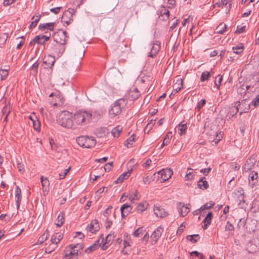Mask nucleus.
<instances>
[{
    "label": "nucleus",
    "instance_id": "f257e3e1",
    "mask_svg": "<svg viewBox=\"0 0 259 259\" xmlns=\"http://www.w3.org/2000/svg\"><path fill=\"white\" fill-rule=\"evenodd\" d=\"M93 115L90 110H79L73 115L75 126H83L89 124L93 119Z\"/></svg>",
    "mask_w": 259,
    "mask_h": 259
},
{
    "label": "nucleus",
    "instance_id": "f03ea898",
    "mask_svg": "<svg viewBox=\"0 0 259 259\" xmlns=\"http://www.w3.org/2000/svg\"><path fill=\"white\" fill-rule=\"evenodd\" d=\"M57 122L58 124L63 127L72 130L76 129L73 115L69 111H64L60 113L57 116Z\"/></svg>",
    "mask_w": 259,
    "mask_h": 259
},
{
    "label": "nucleus",
    "instance_id": "7ed1b4c3",
    "mask_svg": "<svg viewBox=\"0 0 259 259\" xmlns=\"http://www.w3.org/2000/svg\"><path fill=\"white\" fill-rule=\"evenodd\" d=\"M127 103V100L124 99H119L116 100L111 106V108L109 110V114L111 117H115L120 114L121 112L122 108H124Z\"/></svg>",
    "mask_w": 259,
    "mask_h": 259
},
{
    "label": "nucleus",
    "instance_id": "20e7f679",
    "mask_svg": "<svg viewBox=\"0 0 259 259\" xmlns=\"http://www.w3.org/2000/svg\"><path fill=\"white\" fill-rule=\"evenodd\" d=\"M76 142L83 148H91L95 146L96 143L95 139L93 137L80 136L77 138Z\"/></svg>",
    "mask_w": 259,
    "mask_h": 259
},
{
    "label": "nucleus",
    "instance_id": "39448f33",
    "mask_svg": "<svg viewBox=\"0 0 259 259\" xmlns=\"http://www.w3.org/2000/svg\"><path fill=\"white\" fill-rule=\"evenodd\" d=\"M67 32L62 29L58 30L53 34L54 41L61 45H65L67 42Z\"/></svg>",
    "mask_w": 259,
    "mask_h": 259
},
{
    "label": "nucleus",
    "instance_id": "423d86ee",
    "mask_svg": "<svg viewBox=\"0 0 259 259\" xmlns=\"http://www.w3.org/2000/svg\"><path fill=\"white\" fill-rule=\"evenodd\" d=\"M75 10L73 9H69L65 11L62 16L61 22L66 24L67 25L70 24L73 21V16L75 13Z\"/></svg>",
    "mask_w": 259,
    "mask_h": 259
},
{
    "label": "nucleus",
    "instance_id": "0eeeda50",
    "mask_svg": "<svg viewBox=\"0 0 259 259\" xmlns=\"http://www.w3.org/2000/svg\"><path fill=\"white\" fill-rule=\"evenodd\" d=\"M51 37V34L49 35H36L34 38L29 42V46H34L35 44L38 45H44L47 41H48Z\"/></svg>",
    "mask_w": 259,
    "mask_h": 259
},
{
    "label": "nucleus",
    "instance_id": "6e6552de",
    "mask_svg": "<svg viewBox=\"0 0 259 259\" xmlns=\"http://www.w3.org/2000/svg\"><path fill=\"white\" fill-rule=\"evenodd\" d=\"M78 246H79L78 247L79 249H81L82 248V245L80 244H77L75 245L70 244L69 245V247L70 248V249L65 250V256L66 257H68L69 255H71V256H77L78 250H75V248L78 247Z\"/></svg>",
    "mask_w": 259,
    "mask_h": 259
},
{
    "label": "nucleus",
    "instance_id": "1a4fd4ad",
    "mask_svg": "<svg viewBox=\"0 0 259 259\" xmlns=\"http://www.w3.org/2000/svg\"><path fill=\"white\" fill-rule=\"evenodd\" d=\"M158 175L161 176V178L163 182L169 179L173 175V171L170 168L162 169L159 171Z\"/></svg>",
    "mask_w": 259,
    "mask_h": 259
},
{
    "label": "nucleus",
    "instance_id": "9d476101",
    "mask_svg": "<svg viewBox=\"0 0 259 259\" xmlns=\"http://www.w3.org/2000/svg\"><path fill=\"white\" fill-rule=\"evenodd\" d=\"M188 205H190L189 204L185 205V204L182 202H179L177 204V208L180 216L185 217L189 212L190 208L188 207Z\"/></svg>",
    "mask_w": 259,
    "mask_h": 259
},
{
    "label": "nucleus",
    "instance_id": "9b49d317",
    "mask_svg": "<svg viewBox=\"0 0 259 259\" xmlns=\"http://www.w3.org/2000/svg\"><path fill=\"white\" fill-rule=\"evenodd\" d=\"M140 96V92L136 88L131 89L126 95L127 98L131 101L137 99Z\"/></svg>",
    "mask_w": 259,
    "mask_h": 259
},
{
    "label": "nucleus",
    "instance_id": "f8f14e48",
    "mask_svg": "<svg viewBox=\"0 0 259 259\" xmlns=\"http://www.w3.org/2000/svg\"><path fill=\"white\" fill-rule=\"evenodd\" d=\"M99 225L97 220H94L91 221L90 224L88 226L87 229L88 231L92 233H95L99 230Z\"/></svg>",
    "mask_w": 259,
    "mask_h": 259
},
{
    "label": "nucleus",
    "instance_id": "ddd939ff",
    "mask_svg": "<svg viewBox=\"0 0 259 259\" xmlns=\"http://www.w3.org/2000/svg\"><path fill=\"white\" fill-rule=\"evenodd\" d=\"M256 160L255 157L251 156L250 158L247 159L244 165V169L245 171L250 170L254 166Z\"/></svg>",
    "mask_w": 259,
    "mask_h": 259
},
{
    "label": "nucleus",
    "instance_id": "4468645a",
    "mask_svg": "<svg viewBox=\"0 0 259 259\" xmlns=\"http://www.w3.org/2000/svg\"><path fill=\"white\" fill-rule=\"evenodd\" d=\"M153 210L155 214L157 217L163 218L168 214L167 212H166L163 208L160 206L154 205Z\"/></svg>",
    "mask_w": 259,
    "mask_h": 259
},
{
    "label": "nucleus",
    "instance_id": "2eb2a0df",
    "mask_svg": "<svg viewBox=\"0 0 259 259\" xmlns=\"http://www.w3.org/2000/svg\"><path fill=\"white\" fill-rule=\"evenodd\" d=\"M132 207L130 205L125 203L120 208L121 215L122 218L126 217L131 212Z\"/></svg>",
    "mask_w": 259,
    "mask_h": 259
},
{
    "label": "nucleus",
    "instance_id": "dca6fc26",
    "mask_svg": "<svg viewBox=\"0 0 259 259\" xmlns=\"http://www.w3.org/2000/svg\"><path fill=\"white\" fill-rule=\"evenodd\" d=\"M163 231V228L158 227L155 231L153 232L151 235V238L153 241L156 242L158 239L161 235L162 232Z\"/></svg>",
    "mask_w": 259,
    "mask_h": 259
},
{
    "label": "nucleus",
    "instance_id": "f3484780",
    "mask_svg": "<svg viewBox=\"0 0 259 259\" xmlns=\"http://www.w3.org/2000/svg\"><path fill=\"white\" fill-rule=\"evenodd\" d=\"M160 44L158 41H157L155 43H153L152 44V47L151 49V52L149 53V55L148 56L151 57L152 58H153L154 57L156 56V55L158 53L159 50H160Z\"/></svg>",
    "mask_w": 259,
    "mask_h": 259
},
{
    "label": "nucleus",
    "instance_id": "a211bd4d",
    "mask_svg": "<svg viewBox=\"0 0 259 259\" xmlns=\"http://www.w3.org/2000/svg\"><path fill=\"white\" fill-rule=\"evenodd\" d=\"M183 87V80L182 78H179L176 82L173 84V90L171 94H176L179 92Z\"/></svg>",
    "mask_w": 259,
    "mask_h": 259
},
{
    "label": "nucleus",
    "instance_id": "6ab92c4d",
    "mask_svg": "<svg viewBox=\"0 0 259 259\" xmlns=\"http://www.w3.org/2000/svg\"><path fill=\"white\" fill-rule=\"evenodd\" d=\"M55 58L52 56H48L47 57L45 58L44 60L43 61V64H44L45 68H51L55 63Z\"/></svg>",
    "mask_w": 259,
    "mask_h": 259
},
{
    "label": "nucleus",
    "instance_id": "aec40b11",
    "mask_svg": "<svg viewBox=\"0 0 259 259\" xmlns=\"http://www.w3.org/2000/svg\"><path fill=\"white\" fill-rule=\"evenodd\" d=\"M8 38V32L5 29H0V47H2Z\"/></svg>",
    "mask_w": 259,
    "mask_h": 259
},
{
    "label": "nucleus",
    "instance_id": "412c9836",
    "mask_svg": "<svg viewBox=\"0 0 259 259\" xmlns=\"http://www.w3.org/2000/svg\"><path fill=\"white\" fill-rule=\"evenodd\" d=\"M54 22L40 24L39 25L38 28L41 31H44L46 29H48L51 31H52L54 30Z\"/></svg>",
    "mask_w": 259,
    "mask_h": 259
},
{
    "label": "nucleus",
    "instance_id": "4be33fe9",
    "mask_svg": "<svg viewBox=\"0 0 259 259\" xmlns=\"http://www.w3.org/2000/svg\"><path fill=\"white\" fill-rule=\"evenodd\" d=\"M132 171V168H131L130 170H128L127 171L123 172L122 174H121L119 178L117 179V180L115 181L116 183H122L124 180L128 178L129 176L131 174V172Z\"/></svg>",
    "mask_w": 259,
    "mask_h": 259
},
{
    "label": "nucleus",
    "instance_id": "5701e85b",
    "mask_svg": "<svg viewBox=\"0 0 259 259\" xmlns=\"http://www.w3.org/2000/svg\"><path fill=\"white\" fill-rule=\"evenodd\" d=\"M212 217H213L212 212H210L207 214L206 217L205 218V219L203 220V223H204V226L203 227V228L204 229H206L207 228V226L210 224Z\"/></svg>",
    "mask_w": 259,
    "mask_h": 259
},
{
    "label": "nucleus",
    "instance_id": "b1692460",
    "mask_svg": "<svg viewBox=\"0 0 259 259\" xmlns=\"http://www.w3.org/2000/svg\"><path fill=\"white\" fill-rule=\"evenodd\" d=\"M15 197L17 198V206L18 208H19L20 206V202L21 201V190L19 186H17L15 189Z\"/></svg>",
    "mask_w": 259,
    "mask_h": 259
},
{
    "label": "nucleus",
    "instance_id": "393cba45",
    "mask_svg": "<svg viewBox=\"0 0 259 259\" xmlns=\"http://www.w3.org/2000/svg\"><path fill=\"white\" fill-rule=\"evenodd\" d=\"M148 205L146 202L140 203L136 208V211L139 213H142L147 209Z\"/></svg>",
    "mask_w": 259,
    "mask_h": 259
},
{
    "label": "nucleus",
    "instance_id": "a878e982",
    "mask_svg": "<svg viewBox=\"0 0 259 259\" xmlns=\"http://www.w3.org/2000/svg\"><path fill=\"white\" fill-rule=\"evenodd\" d=\"M205 179V178L203 177L198 182V187L202 190H205L208 187V184Z\"/></svg>",
    "mask_w": 259,
    "mask_h": 259
},
{
    "label": "nucleus",
    "instance_id": "bb28decb",
    "mask_svg": "<svg viewBox=\"0 0 259 259\" xmlns=\"http://www.w3.org/2000/svg\"><path fill=\"white\" fill-rule=\"evenodd\" d=\"M240 106V102H238L237 103H235V106L234 107H231L230 109V111L229 114H230V115L233 117H234L237 113L238 112V107Z\"/></svg>",
    "mask_w": 259,
    "mask_h": 259
},
{
    "label": "nucleus",
    "instance_id": "cd10ccee",
    "mask_svg": "<svg viewBox=\"0 0 259 259\" xmlns=\"http://www.w3.org/2000/svg\"><path fill=\"white\" fill-rule=\"evenodd\" d=\"M64 215L63 212H61L58 215L57 219V223H56L57 227H60L63 224L65 220Z\"/></svg>",
    "mask_w": 259,
    "mask_h": 259
},
{
    "label": "nucleus",
    "instance_id": "c85d7f7f",
    "mask_svg": "<svg viewBox=\"0 0 259 259\" xmlns=\"http://www.w3.org/2000/svg\"><path fill=\"white\" fill-rule=\"evenodd\" d=\"M227 26L224 23H220L216 28L217 33L219 34H223L227 29Z\"/></svg>",
    "mask_w": 259,
    "mask_h": 259
},
{
    "label": "nucleus",
    "instance_id": "c756f323",
    "mask_svg": "<svg viewBox=\"0 0 259 259\" xmlns=\"http://www.w3.org/2000/svg\"><path fill=\"white\" fill-rule=\"evenodd\" d=\"M122 130V127L121 125H117L112 129L111 131L112 135L114 137H118Z\"/></svg>",
    "mask_w": 259,
    "mask_h": 259
},
{
    "label": "nucleus",
    "instance_id": "7c9ffc66",
    "mask_svg": "<svg viewBox=\"0 0 259 259\" xmlns=\"http://www.w3.org/2000/svg\"><path fill=\"white\" fill-rule=\"evenodd\" d=\"M186 123H183L182 122L179 124L178 130L179 134L182 136L185 134L187 130Z\"/></svg>",
    "mask_w": 259,
    "mask_h": 259
},
{
    "label": "nucleus",
    "instance_id": "2f4dec72",
    "mask_svg": "<svg viewBox=\"0 0 259 259\" xmlns=\"http://www.w3.org/2000/svg\"><path fill=\"white\" fill-rule=\"evenodd\" d=\"M50 234H49V231L47 229L45 233L39 237L38 239V242L39 244L42 243L45 241H46L49 237Z\"/></svg>",
    "mask_w": 259,
    "mask_h": 259
},
{
    "label": "nucleus",
    "instance_id": "473e14b6",
    "mask_svg": "<svg viewBox=\"0 0 259 259\" xmlns=\"http://www.w3.org/2000/svg\"><path fill=\"white\" fill-rule=\"evenodd\" d=\"M135 140V135L133 134L124 142V146H126L128 148L131 147L132 146Z\"/></svg>",
    "mask_w": 259,
    "mask_h": 259
},
{
    "label": "nucleus",
    "instance_id": "72a5a7b5",
    "mask_svg": "<svg viewBox=\"0 0 259 259\" xmlns=\"http://www.w3.org/2000/svg\"><path fill=\"white\" fill-rule=\"evenodd\" d=\"M40 180L43 189L47 190L49 186V181L47 178H44L43 176L41 177Z\"/></svg>",
    "mask_w": 259,
    "mask_h": 259
},
{
    "label": "nucleus",
    "instance_id": "f704fd0d",
    "mask_svg": "<svg viewBox=\"0 0 259 259\" xmlns=\"http://www.w3.org/2000/svg\"><path fill=\"white\" fill-rule=\"evenodd\" d=\"M234 53L237 54H239L243 52V45L240 44L239 46H237L233 48Z\"/></svg>",
    "mask_w": 259,
    "mask_h": 259
},
{
    "label": "nucleus",
    "instance_id": "c9c22d12",
    "mask_svg": "<svg viewBox=\"0 0 259 259\" xmlns=\"http://www.w3.org/2000/svg\"><path fill=\"white\" fill-rule=\"evenodd\" d=\"M210 76V73L208 71H205L201 74L200 80L201 81H204L208 79Z\"/></svg>",
    "mask_w": 259,
    "mask_h": 259
},
{
    "label": "nucleus",
    "instance_id": "e433bc0d",
    "mask_svg": "<svg viewBox=\"0 0 259 259\" xmlns=\"http://www.w3.org/2000/svg\"><path fill=\"white\" fill-rule=\"evenodd\" d=\"M56 42L52 44H50L47 46V48H49V50L51 51H54L55 52H57V50L58 49L59 45Z\"/></svg>",
    "mask_w": 259,
    "mask_h": 259
},
{
    "label": "nucleus",
    "instance_id": "4c0bfd02",
    "mask_svg": "<svg viewBox=\"0 0 259 259\" xmlns=\"http://www.w3.org/2000/svg\"><path fill=\"white\" fill-rule=\"evenodd\" d=\"M217 4L219 5V6H221V5L227 6V5L228 4L229 6L227 7V8H228L229 10H230V9L231 8V5L232 4V1L221 0V1H219L218 3H217Z\"/></svg>",
    "mask_w": 259,
    "mask_h": 259
},
{
    "label": "nucleus",
    "instance_id": "58836bf2",
    "mask_svg": "<svg viewBox=\"0 0 259 259\" xmlns=\"http://www.w3.org/2000/svg\"><path fill=\"white\" fill-rule=\"evenodd\" d=\"M258 178V174L257 172L254 171H251L248 176V180L250 181V180L253 181L254 180H256Z\"/></svg>",
    "mask_w": 259,
    "mask_h": 259
},
{
    "label": "nucleus",
    "instance_id": "ea45409f",
    "mask_svg": "<svg viewBox=\"0 0 259 259\" xmlns=\"http://www.w3.org/2000/svg\"><path fill=\"white\" fill-rule=\"evenodd\" d=\"M99 247H97V244L94 243L85 249V252L88 253H91V252L96 250Z\"/></svg>",
    "mask_w": 259,
    "mask_h": 259
},
{
    "label": "nucleus",
    "instance_id": "a19ab883",
    "mask_svg": "<svg viewBox=\"0 0 259 259\" xmlns=\"http://www.w3.org/2000/svg\"><path fill=\"white\" fill-rule=\"evenodd\" d=\"M2 112L3 115H9L10 113V107L9 105H6L3 108Z\"/></svg>",
    "mask_w": 259,
    "mask_h": 259
},
{
    "label": "nucleus",
    "instance_id": "79ce46f5",
    "mask_svg": "<svg viewBox=\"0 0 259 259\" xmlns=\"http://www.w3.org/2000/svg\"><path fill=\"white\" fill-rule=\"evenodd\" d=\"M214 204H215L214 202L207 203L201 207V209L203 210L205 209H208L211 208L213 207V206L214 205Z\"/></svg>",
    "mask_w": 259,
    "mask_h": 259
},
{
    "label": "nucleus",
    "instance_id": "37998d69",
    "mask_svg": "<svg viewBox=\"0 0 259 259\" xmlns=\"http://www.w3.org/2000/svg\"><path fill=\"white\" fill-rule=\"evenodd\" d=\"M192 169L189 168L187 169V173L185 176V179L186 180H191L193 179L192 173Z\"/></svg>",
    "mask_w": 259,
    "mask_h": 259
},
{
    "label": "nucleus",
    "instance_id": "c03bdc74",
    "mask_svg": "<svg viewBox=\"0 0 259 259\" xmlns=\"http://www.w3.org/2000/svg\"><path fill=\"white\" fill-rule=\"evenodd\" d=\"M0 74L1 75L2 79H5L8 75V70L7 69H1Z\"/></svg>",
    "mask_w": 259,
    "mask_h": 259
},
{
    "label": "nucleus",
    "instance_id": "a18cd8bd",
    "mask_svg": "<svg viewBox=\"0 0 259 259\" xmlns=\"http://www.w3.org/2000/svg\"><path fill=\"white\" fill-rule=\"evenodd\" d=\"M143 231V228H139L133 233V236L135 237H139L140 235L142 234Z\"/></svg>",
    "mask_w": 259,
    "mask_h": 259
},
{
    "label": "nucleus",
    "instance_id": "49530a36",
    "mask_svg": "<svg viewBox=\"0 0 259 259\" xmlns=\"http://www.w3.org/2000/svg\"><path fill=\"white\" fill-rule=\"evenodd\" d=\"M39 65V63L38 61H36L31 66V70L33 71L35 73H37V69L38 67V66Z\"/></svg>",
    "mask_w": 259,
    "mask_h": 259
},
{
    "label": "nucleus",
    "instance_id": "de8ad7c7",
    "mask_svg": "<svg viewBox=\"0 0 259 259\" xmlns=\"http://www.w3.org/2000/svg\"><path fill=\"white\" fill-rule=\"evenodd\" d=\"M21 39V40L20 41V42L17 46L16 49L17 50H19L23 46V45L24 44V37L23 36H22L21 37H18L17 38V39Z\"/></svg>",
    "mask_w": 259,
    "mask_h": 259
},
{
    "label": "nucleus",
    "instance_id": "09e8293b",
    "mask_svg": "<svg viewBox=\"0 0 259 259\" xmlns=\"http://www.w3.org/2000/svg\"><path fill=\"white\" fill-rule=\"evenodd\" d=\"M113 167V162H108L105 164L104 169L106 171H109Z\"/></svg>",
    "mask_w": 259,
    "mask_h": 259
},
{
    "label": "nucleus",
    "instance_id": "8fccbe9b",
    "mask_svg": "<svg viewBox=\"0 0 259 259\" xmlns=\"http://www.w3.org/2000/svg\"><path fill=\"white\" fill-rule=\"evenodd\" d=\"M234 229V228L233 225L230 222L228 221L225 226V230L226 231H233Z\"/></svg>",
    "mask_w": 259,
    "mask_h": 259
},
{
    "label": "nucleus",
    "instance_id": "3c124183",
    "mask_svg": "<svg viewBox=\"0 0 259 259\" xmlns=\"http://www.w3.org/2000/svg\"><path fill=\"white\" fill-rule=\"evenodd\" d=\"M112 209V206H109L105 211L104 215L106 218H109V215L111 213V210Z\"/></svg>",
    "mask_w": 259,
    "mask_h": 259
},
{
    "label": "nucleus",
    "instance_id": "603ef678",
    "mask_svg": "<svg viewBox=\"0 0 259 259\" xmlns=\"http://www.w3.org/2000/svg\"><path fill=\"white\" fill-rule=\"evenodd\" d=\"M206 104V101L205 99H202L201 101L198 103L197 105V108L198 110L201 109Z\"/></svg>",
    "mask_w": 259,
    "mask_h": 259
},
{
    "label": "nucleus",
    "instance_id": "864d4df0",
    "mask_svg": "<svg viewBox=\"0 0 259 259\" xmlns=\"http://www.w3.org/2000/svg\"><path fill=\"white\" fill-rule=\"evenodd\" d=\"M62 9V7H58L55 8H52L50 9V11L55 14L59 13L60 11Z\"/></svg>",
    "mask_w": 259,
    "mask_h": 259
},
{
    "label": "nucleus",
    "instance_id": "5fc2aeb1",
    "mask_svg": "<svg viewBox=\"0 0 259 259\" xmlns=\"http://www.w3.org/2000/svg\"><path fill=\"white\" fill-rule=\"evenodd\" d=\"M112 224V221L109 218H106V224L105 227L106 229H109L111 227V226Z\"/></svg>",
    "mask_w": 259,
    "mask_h": 259
},
{
    "label": "nucleus",
    "instance_id": "6e6d98bb",
    "mask_svg": "<svg viewBox=\"0 0 259 259\" xmlns=\"http://www.w3.org/2000/svg\"><path fill=\"white\" fill-rule=\"evenodd\" d=\"M139 198V194L138 193L137 191H135L134 197H130V200H131V202H133L134 200H138Z\"/></svg>",
    "mask_w": 259,
    "mask_h": 259
},
{
    "label": "nucleus",
    "instance_id": "4d7b16f0",
    "mask_svg": "<svg viewBox=\"0 0 259 259\" xmlns=\"http://www.w3.org/2000/svg\"><path fill=\"white\" fill-rule=\"evenodd\" d=\"M245 26H242L241 27H239L238 26L237 28V30L235 31L236 33L240 34L245 31Z\"/></svg>",
    "mask_w": 259,
    "mask_h": 259
},
{
    "label": "nucleus",
    "instance_id": "13d9d810",
    "mask_svg": "<svg viewBox=\"0 0 259 259\" xmlns=\"http://www.w3.org/2000/svg\"><path fill=\"white\" fill-rule=\"evenodd\" d=\"M114 236L111 234H108L105 238V243H109L111 241L113 240Z\"/></svg>",
    "mask_w": 259,
    "mask_h": 259
},
{
    "label": "nucleus",
    "instance_id": "bf43d9fd",
    "mask_svg": "<svg viewBox=\"0 0 259 259\" xmlns=\"http://www.w3.org/2000/svg\"><path fill=\"white\" fill-rule=\"evenodd\" d=\"M33 126L35 130H38L39 129L40 123L38 119L35 120V121L33 122Z\"/></svg>",
    "mask_w": 259,
    "mask_h": 259
},
{
    "label": "nucleus",
    "instance_id": "052dcab7",
    "mask_svg": "<svg viewBox=\"0 0 259 259\" xmlns=\"http://www.w3.org/2000/svg\"><path fill=\"white\" fill-rule=\"evenodd\" d=\"M252 104L255 107H256L259 105V95H257L255 99L252 102Z\"/></svg>",
    "mask_w": 259,
    "mask_h": 259
},
{
    "label": "nucleus",
    "instance_id": "680f3d73",
    "mask_svg": "<svg viewBox=\"0 0 259 259\" xmlns=\"http://www.w3.org/2000/svg\"><path fill=\"white\" fill-rule=\"evenodd\" d=\"M185 228V223H183L181 226L179 227L177 230V234H181L183 232L184 228Z\"/></svg>",
    "mask_w": 259,
    "mask_h": 259
},
{
    "label": "nucleus",
    "instance_id": "e2e57ef3",
    "mask_svg": "<svg viewBox=\"0 0 259 259\" xmlns=\"http://www.w3.org/2000/svg\"><path fill=\"white\" fill-rule=\"evenodd\" d=\"M194 237H197L198 238V239H199L200 238V236H199V235L198 234H195V235H188L187 236V239L191 241L192 242V240H193V239L194 238Z\"/></svg>",
    "mask_w": 259,
    "mask_h": 259
},
{
    "label": "nucleus",
    "instance_id": "0e129e2a",
    "mask_svg": "<svg viewBox=\"0 0 259 259\" xmlns=\"http://www.w3.org/2000/svg\"><path fill=\"white\" fill-rule=\"evenodd\" d=\"M51 241L52 244H57V238L56 237V233L52 236Z\"/></svg>",
    "mask_w": 259,
    "mask_h": 259
},
{
    "label": "nucleus",
    "instance_id": "69168bd1",
    "mask_svg": "<svg viewBox=\"0 0 259 259\" xmlns=\"http://www.w3.org/2000/svg\"><path fill=\"white\" fill-rule=\"evenodd\" d=\"M15 2V0H4L3 4L5 6H7L11 5L12 4L14 3Z\"/></svg>",
    "mask_w": 259,
    "mask_h": 259
},
{
    "label": "nucleus",
    "instance_id": "338daca9",
    "mask_svg": "<svg viewBox=\"0 0 259 259\" xmlns=\"http://www.w3.org/2000/svg\"><path fill=\"white\" fill-rule=\"evenodd\" d=\"M155 121V120H151V121L147 124V125H146V126L144 128V132L145 133H146V131L147 130V129L151 126V127H152V126L154 125V124L155 123H154V121Z\"/></svg>",
    "mask_w": 259,
    "mask_h": 259
},
{
    "label": "nucleus",
    "instance_id": "774afa93",
    "mask_svg": "<svg viewBox=\"0 0 259 259\" xmlns=\"http://www.w3.org/2000/svg\"><path fill=\"white\" fill-rule=\"evenodd\" d=\"M210 170V168H204L201 169L200 172L203 173L204 175L207 176Z\"/></svg>",
    "mask_w": 259,
    "mask_h": 259
}]
</instances>
